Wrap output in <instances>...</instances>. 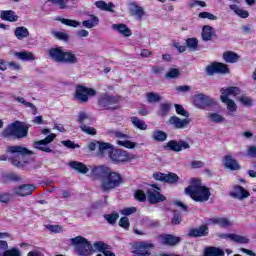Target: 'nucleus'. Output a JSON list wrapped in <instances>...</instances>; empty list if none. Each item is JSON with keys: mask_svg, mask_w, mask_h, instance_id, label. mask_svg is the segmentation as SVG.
I'll return each instance as SVG.
<instances>
[{"mask_svg": "<svg viewBox=\"0 0 256 256\" xmlns=\"http://www.w3.org/2000/svg\"><path fill=\"white\" fill-rule=\"evenodd\" d=\"M6 153L12 155L9 161L18 169H23V167L29 165L30 159L27 157L33 155V151L22 145L7 146Z\"/></svg>", "mask_w": 256, "mask_h": 256, "instance_id": "f257e3e1", "label": "nucleus"}, {"mask_svg": "<svg viewBox=\"0 0 256 256\" xmlns=\"http://www.w3.org/2000/svg\"><path fill=\"white\" fill-rule=\"evenodd\" d=\"M185 193L196 203H205L211 198V188L202 185L197 179L191 180L190 186L185 188Z\"/></svg>", "mask_w": 256, "mask_h": 256, "instance_id": "f03ea898", "label": "nucleus"}, {"mask_svg": "<svg viewBox=\"0 0 256 256\" xmlns=\"http://www.w3.org/2000/svg\"><path fill=\"white\" fill-rule=\"evenodd\" d=\"M48 55L54 63H66L68 65H77L79 58L71 50L65 51L61 47H54L48 50Z\"/></svg>", "mask_w": 256, "mask_h": 256, "instance_id": "7ed1b4c3", "label": "nucleus"}, {"mask_svg": "<svg viewBox=\"0 0 256 256\" xmlns=\"http://www.w3.org/2000/svg\"><path fill=\"white\" fill-rule=\"evenodd\" d=\"M121 185H123V176L110 169L109 173L101 180L100 189L104 193H109V191H113L117 187H121Z\"/></svg>", "mask_w": 256, "mask_h": 256, "instance_id": "20e7f679", "label": "nucleus"}, {"mask_svg": "<svg viewBox=\"0 0 256 256\" xmlns=\"http://www.w3.org/2000/svg\"><path fill=\"white\" fill-rule=\"evenodd\" d=\"M29 133V126L23 122L16 121L4 129L2 137H15V139H25Z\"/></svg>", "mask_w": 256, "mask_h": 256, "instance_id": "39448f33", "label": "nucleus"}, {"mask_svg": "<svg viewBox=\"0 0 256 256\" xmlns=\"http://www.w3.org/2000/svg\"><path fill=\"white\" fill-rule=\"evenodd\" d=\"M70 241L79 256H90L93 252V245L83 236H77Z\"/></svg>", "mask_w": 256, "mask_h": 256, "instance_id": "423d86ee", "label": "nucleus"}, {"mask_svg": "<svg viewBox=\"0 0 256 256\" xmlns=\"http://www.w3.org/2000/svg\"><path fill=\"white\" fill-rule=\"evenodd\" d=\"M107 134L110 137H116L117 139H121L116 141L117 145H119L120 147H125L126 149H135L137 147V143L128 140L130 139L129 135L119 130L110 129L107 131Z\"/></svg>", "mask_w": 256, "mask_h": 256, "instance_id": "0eeeda50", "label": "nucleus"}, {"mask_svg": "<svg viewBox=\"0 0 256 256\" xmlns=\"http://www.w3.org/2000/svg\"><path fill=\"white\" fill-rule=\"evenodd\" d=\"M97 95V91L92 88H88L85 86H77L74 94V99L79 101V103H87L89 101V97H95Z\"/></svg>", "mask_w": 256, "mask_h": 256, "instance_id": "6e6552de", "label": "nucleus"}, {"mask_svg": "<svg viewBox=\"0 0 256 256\" xmlns=\"http://www.w3.org/2000/svg\"><path fill=\"white\" fill-rule=\"evenodd\" d=\"M119 96H111L109 94H102L98 98V106L100 109H111L115 111L117 109V103H119Z\"/></svg>", "mask_w": 256, "mask_h": 256, "instance_id": "1a4fd4ad", "label": "nucleus"}, {"mask_svg": "<svg viewBox=\"0 0 256 256\" xmlns=\"http://www.w3.org/2000/svg\"><path fill=\"white\" fill-rule=\"evenodd\" d=\"M160 191H161V188H159L155 185H151L147 189L146 195H147V199H148L149 203H151L152 205H155L157 203L166 201L167 197H165L163 194H160L159 193Z\"/></svg>", "mask_w": 256, "mask_h": 256, "instance_id": "9d476101", "label": "nucleus"}, {"mask_svg": "<svg viewBox=\"0 0 256 256\" xmlns=\"http://www.w3.org/2000/svg\"><path fill=\"white\" fill-rule=\"evenodd\" d=\"M55 137H57V135L50 134L43 140L35 141L33 143L34 149H38V151H43L44 153H51L53 150L49 147V143H53Z\"/></svg>", "mask_w": 256, "mask_h": 256, "instance_id": "9b49d317", "label": "nucleus"}, {"mask_svg": "<svg viewBox=\"0 0 256 256\" xmlns=\"http://www.w3.org/2000/svg\"><path fill=\"white\" fill-rule=\"evenodd\" d=\"M207 75H215V73H219L220 75H229L230 70L227 64L215 62L206 67Z\"/></svg>", "mask_w": 256, "mask_h": 256, "instance_id": "f8f14e48", "label": "nucleus"}, {"mask_svg": "<svg viewBox=\"0 0 256 256\" xmlns=\"http://www.w3.org/2000/svg\"><path fill=\"white\" fill-rule=\"evenodd\" d=\"M110 159L114 163H127V161H131V159H135V157L131 156L129 152L125 150H113L110 154Z\"/></svg>", "mask_w": 256, "mask_h": 256, "instance_id": "ddd939ff", "label": "nucleus"}, {"mask_svg": "<svg viewBox=\"0 0 256 256\" xmlns=\"http://www.w3.org/2000/svg\"><path fill=\"white\" fill-rule=\"evenodd\" d=\"M193 100L195 107L198 109H205V107H211V105H215V100L204 94L195 95Z\"/></svg>", "mask_w": 256, "mask_h": 256, "instance_id": "4468645a", "label": "nucleus"}, {"mask_svg": "<svg viewBox=\"0 0 256 256\" xmlns=\"http://www.w3.org/2000/svg\"><path fill=\"white\" fill-rule=\"evenodd\" d=\"M35 189H37V187L33 184H23L13 189V195L17 197H27L28 195H32Z\"/></svg>", "mask_w": 256, "mask_h": 256, "instance_id": "2eb2a0df", "label": "nucleus"}, {"mask_svg": "<svg viewBox=\"0 0 256 256\" xmlns=\"http://www.w3.org/2000/svg\"><path fill=\"white\" fill-rule=\"evenodd\" d=\"M90 177L92 179H103L111 170V168L105 165L90 166Z\"/></svg>", "mask_w": 256, "mask_h": 256, "instance_id": "dca6fc26", "label": "nucleus"}, {"mask_svg": "<svg viewBox=\"0 0 256 256\" xmlns=\"http://www.w3.org/2000/svg\"><path fill=\"white\" fill-rule=\"evenodd\" d=\"M189 147H191L189 143L183 140H179V141L172 140L166 144V148L170 149V151H175V153H179V151L189 149Z\"/></svg>", "mask_w": 256, "mask_h": 256, "instance_id": "f3484780", "label": "nucleus"}, {"mask_svg": "<svg viewBox=\"0 0 256 256\" xmlns=\"http://www.w3.org/2000/svg\"><path fill=\"white\" fill-rule=\"evenodd\" d=\"M169 125H172L175 129H185L191 123L189 118L181 119L177 116H172L168 120Z\"/></svg>", "mask_w": 256, "mask_h": 256, "instance_id": "a211bd4d", "label": "nucleus"}, {"mask_svg": "<svg viewBox=\"0 0 256 256\" xmlns=\"http://www.w3.org/2000/svg\"><path fill=\"white\" fill-rule=\"evenodd\" d=\"M222 163L225 169H229L230 171H239V169H241L239 162L230 154L223 158Z\"/></svg>", "mask_w": 256, "mask_h": 256, "instance_id": "6ab92c4d", "label": "nucleus"}, {"mask_svg": "<svg viewBox=\"0 0 256 256\" xmlns=\"http://www.w3.org/2000/svg\"><path fill=\"white\" fill-rule=\"evenodd\" d=\"M251 194L247 191L243 186H234L233 191L230 192V197L234 199H238L239 201H243L244 199H248Z\"/></svg>", "mask_w": 256, "mask_h": 256, "instance_id": "aec40b11", "label": "nucleus"}, {"mask_svg": "<svg viewBox=\"0 0 256 256\" xmlns=\"http://www.w3.org/2000/svg\"><path fill=\"white\" fill-rule=\"evenodd\" d=\"M153 178L156 181H163L164 183H176L179 180V176L175 173L163 174V173H155L153 174Z\"/></svg>", "mask_w": 256, "mask_h": 256, "instance_id": "412c9836", "label": "nucleus"}, {"mask_svg": "<svg viewBox=\"0 0 256 256\" xmlns=\"http://www.w3.org/2000/svg\"><path fill=\"white\" fill-rule=\"evenodd\" d=\"M111 153H113V145L110 143H105V142H100L98 146V157H110L111 158Z\"/></svg>", "mask_w": 256, "mask_h": 256, "instance_id": "4be33fe9", "label": "nucleus"}, {"mask_svg": "<svg viewBox=\"0 0 256 256\" xmlns=\"http://www.w3.org/2000/svg\"><path fill=\"white\" fill-rule=\"evenodd\" d=\"M221 96L220 99H229V97H237V95H241V90L239 87H228L226 89L222 88L221 90Z\"/></svg>", "mask_w": 256, "mask_h": 256, "instance_id": "5701e85b", "label": "nucleus"}, {"mask_svg": "<svg viewBox=\"0 0 256 256\" xmlns=\"http://www.w3.org/2000/svg\"><path fill=\"white\" fill-rule=\"evenodd\" d=\"M206 235H209V227L207 225L192 228L188 232V237H206Z\"/></svg>", "mask_w": 256, "mask_h": 256, "instance_id": "b1692460", "label": "nucleus"}, {"mask_svg": "<svg viewBox=\"0 0 256 256\" xmlns=\"http://www.w3.org/2000/svg\"><path fill=\"white\" fill-rule=\"evenodd\" d=\"M162 239L163 245H168L169 247H175V245H179L181 243V237H177L171 234H166L160 236Z\"/></svg>", "mask_w": 256, "mask_h": 256, "instance_id": "393cba45", "label": "nucleus"}, {"mask_svg": "<svg viewBox=\"0 0 256 256\" xmlns=\"http://www.w3.org/2000/svg\"><path fill=\"white\" fill-rule=\"evenodd\" d=\"M207 223L208 225H219V227H231L233 225L229 219L221 217L210 218Z\"/></svg>", "mask_w": 256, "mask_h": 256, "instance_id": "a878e982", "label": "nucleus"}, {"mask_svg": "<svg viewBox=\"0 0 256 256\" xmlns=\"http://www.w3.org/2000/svg\"><path fill=\"white\" fill-rule=\"evenodd\" d=\"M0 18L3 21H9V23H16V21H19V16L12 10L1 11Z\"/></svg>", "mask_w": 256, "mask_h": 256, "instance_id": "bb28decb", "label": "nucleus"}, {"mask_svg": "<svg viewBox=\"0 0 256 256\" xmlns=\"http://www.w3.org/2000/svg\"><path fill=\"white\" fill-rule=\"evenodd\" d=\"M112 29L114 31H118V33H120V35H123V37H131L132 35L131 29L123 23L113 24Z\"/></svg>", "mask_w": 256, "mask_h": 256, "instance_id": "cd10ccee", "label": "nucleus"}, {"mask_svg": "<svg viewBox=\"0 0 256 256\" xmlns=\"http://www.w3.org/2000/svg\"><path fill=\"white\" fill-rule=\"evenodd\" d=\"M95 7H97V9H100V11H108L109 13H115V10H113L115 4H113L112 2L107 3L103 0H99L95 2Z\"/></svg>", "mask_w": 256, "mask_h": 256, "instance_id": "c85d7f7f", "label": "nucleus"}, {"mask_svg": "<svg viewBox=\"0 0 256 256\" xmlns=\"http://www.w3.org/2000/svg\"><path fill=\"white\" fill-rule=\"evenodd\" d=\"M69 166L71 169H74V171H77V173H81V175L89 173V168L82 162L72 161L70 162Z\"/></svg>", "mask_w": 256, "mask_h": 256, "instance_id": "c756f323", "label": "nucleus"}, {"mask_svg": "<svg viewBox=\"0 0 256 256\" xmlns=\"http://www.w3.org/2000/svg\"><path fill=\"white\" fill-rule=\"evenodd\" d=\"M14 56L20 61H35L37 59L35 54L30 51L14 52Z\"/></svg>", "mask_w": 256, "mask_h": 256, "instance_id": "7c9ffc66", "label": "nucleus"}, {"mask_svg": "<svg viewBox=\"0 0 256 256\" xmlns=\"http://www.w3.org/2000/svg\"><path fill=\"white\" fill-rule=\"evenodd\" d=\"M130 14L133 17H136V19H143L145 15V9H143L141 6H138L137 4H131Z\"/></svg>", "mask_w": 256, "mask_h": 256, "instance_id": "2f4dec72", "label": "nucleus"}, {"mask_svg": "<svg viewBox=\"0 0 256 256\" xmlns=\"http://www.w3.org/2000/svg\"><path fill=\"white\" fill-rule=\"evenodd\" d=\"M14 35L16 39H18L19 41H23V39H27V37H29V29L24 26L16 27V29L14 30Z\"/></svg>", "mask_w": 256, "mask_h": 256, "instance_id": "473e14b6", "label": "nucleus"}, {"mask_svg": "<svg viewBox=\"0 0 256 256\" xmlns=\"http://www.w3.org/2000/svg\"><path fill=\"white\" fill-rule=\"evenodd\" d=\"M203 256H225V251L217 247H207L204 250Z\"/></svg>", "mask_w": 256, "mask_h": 256, "instance_id": "72a5a7b5", "label": "nucleus"}, {"mask_svg": "<svg viewBox=\"0 0 256 256\" xmlns=\"http://www.w3.org/2000/svg\"><path fill=\"white\" fill-rule=\"evenodd\" d=\"M92 118L91 115L85 111H81L78 113L77 116V123H80V125H89L91 123Z\"/></svg>", "mask_w": 256, "mask_h": 256, "instance_id": "f704fd0d", "label": "nucleus"}, {"mask_svg": "<svg viewBox=\"0 0 256 256\" xmlns=\"http://www.w3.org/2000/svg\"><path fill=\"white\" fill-rule=\"evenodd\" d=\"M14 101H16L17 103H21V105H24V107H29V109H31V111L33 112V115H37V106H35V104L27 102V100H25V98L21 96L14 97Z\"/></svg>", "mask_w": 256, "mask_h": 256, "instance_id": "c9c22d12", "label": "nucleus"}, {"mask_svg": "<svg viewBox=\"0 0 256 256\" xmlns=\"http://www.w3.org/2000/svg\"><path fill=\"white\" fill-rule=\"evenodd\" d=\"M130 121L136 129H139L140 131H147V123H145V121L135 116H132Z\"/></svg>", "mask_w": 256, "mask_h": 256, "instance_id": "e433bc0d", "label": "nucleus"}, {"mask_svg": "<svg viewBox=\"0 0 256 256\" xmlns=\"http://www.w3.org/2000/svg\"><path fill=\"white\" fill-rule=\"evenodd\" d=\"M202 39L203 41H211L213 39V35H215V32L213 31V27L206 25L202 29Z\"/></svg>", "mask_w": 256, "mask_h": 256, "instance_id": "4c0bfd02", "label": "nucleus"}, {"mask_svg": "<svg viewBox=\"0 0 256 256\" xmlns=\"http://www.w3.org/2000/svg\"><path fill=\"white\" fill-rule=\"evenodd\" d=\"M82 25L83 27H86V29H93V27L99 25V17L90 15V19L83 21Z\"/></svg>", "mask_w": 256, "mask_h": 256, "instance_id": "58836bf2", "label": "nucleus"}, {"mask_svg": "<svg viewBox=\"0 0 256 256\" xmlns=\"http://www.w3.org/2000/svg\"><path fill=\"white\" fill-rule=\"evenodd\" d=\"M222 103H225L227 110L229 111V115H233L237 111V104L235 101L231 100L230 98L220 99Z\"/></svg>", "mask_w": 256, "mask_h": 256, "instance_id": "ea45409f", "label": "nucleus"}, {"mask_svg": "<svg viewBox=\"0 0 256 256\" xmlns=\"http://www.w3.org/2000/svg\"><path fill=\"white\" fill-rule=\"evenodd\" d=\"M223 59L226 63H237L239 61V55L235 52L228 51L223 54Z\"/></svg>", "mask_w": 256, "mask_h": 256, "instance_id": "a19ab883", "label": "nucleus"}, {"mask_svg": "<svg viewBox=\"0 0 256 256\" xmlns=\"http://www.w3.org/2000/svg\"><path fill=\"white\" fill-rule=\"evenodd\" d=\"M230 9L234 11V13H236V15H238L242 19H247V17H249V12L247 10H243L235 4L230 5Z\"/></svg>", "mask_w": 256, "mask_h": 256, "instance_id": "79ce46f5", "label": "nucleus"}, {"mask_svg": "<svg viewBox=\"0 0 256 256\" xmlns=\"http://www.w3.org/2000/svg\"><path fill=\"white\" fill-rule=\"evenodd\" d=\"M230 241H233V243H239V244H247L249 243V239L245 236H241L239 234H230Z\"/></svg>", "mask_w": 256, "mask_h": 256, "instance_id": "37998d69", "label": "nucleus"}, {"mask_svg": "<svg viewBox=\"0 0 256 256\" xmlns=\"http://www.w3.org/2000/svg\"><path fill=\"white\" fill-rule=\"evenodd\" d=\"M152 139L153 141H158V142L167 141V133L161 130H156L152 134Z\"/></svg>", "mask_w": 256, "mask_h": 256, "instance_id": "c03bdc74", "label": "nucleus"}, {"mask_svg": "<svg viewBox=\"0 0 256 256\" xmlns=\"http://www.w3.org/2000/svg\"><path fill=\"white\" fill-rule=\"evenodd\" d=\"M106 249H109V245L105 244L103 241H97L93 243L92 251L103 253Z\"/></svg>", "mask_w": 256, "mask_h": 256, "instance_id": "a18cd8bd", "label": "nucleus"}, {"mask_svg": "<svg viewBox=\"0 0 256 256\" xmlns=\"http://www.w3.org/2000/svg\"><path fill=\"white\" fill-rule=\"evenodd\" d=\"M207 118L211 123H223V121H225V117L217 113H209Z\"/></svg>", "mask_w": 256, "mask_h": 256, "instance_id": "49530a36", "label": "nucleus"}, {"mask_svg": "<svg viewBox=\"0 0 256 256\" xmlns=\"http://www.w3.org/2000/svg\"><path fill=\"white\" fill-rule=\"evenodd\" d=\"M60 23L63 25H67V27H74L77 28L81 25V22L77 20H71V19H66V18H60L59 19Z\"/></svg>", "mask_w": 256, "mask_h": 256, "instance_id": "de8ad7c7", "label": "nucleus"}, {"mask_svg": "<svg viewBox=\"0 0 256 256\" xmlns=\"http://www.w3.org/2000/svg\"><path fill=\"white\" fill-rule=\"evenodd\" d=\"M146 98L149 103H159V101H161V99H162L161 95H159V93H155V92L147 93Z\"/></svg>", "mask_w": 256, "mask_h": 256, "instance_id": "09e8293b", "label": "nucleus"}, {"mask_svg": "<svg viewBox=\"0 0 256 256\" xmlns=\"http://www.w3.org/2000/svg\"><path fill=\"white\" fill-rule=\"evenodd\" d=\"M52 35L59 41H69V34L67 32L52 31Z\"/></svg>", "mask_w": 256, "mask_h": 256, "instance_id": "8fccbe9b", "label": "nucleus"}, {"mask_svg": "<svg viewBox=\"0 0 256 256\" xmlns=\"http://www.w3.org/2000/svg\"><path fill=\"white\" fill-rule=\"evenodd\" d=\"M53 5L59 7V9H69V0H48Z\"/></svg>", "mask_w": 256, "mask_h": 256, "instance_id": "3c124183", "label": "nucleus"}, {"mask_svg": "<svg viewBox=\"0 0 256 256\" xmlns=\"http://www.w3.org/2000/svg\"><path fill=\"white\" fill-rule=\"evenodd\" d=\"M186 45L190 49V51H197V47L199 46V40H197V38H189L186 41Z\"/></svg>", "mask_w": 256, "mask_h": 256, "instance_id": "603ef678", "label": "nucleus"}, {"mask_svg": "<svg viewBox=\"0 0 256 256\" xmlns=\"http://www.w3.org/2000/svg\"><path fill=\"white\" fill-rule=\"evenodd\" d=\"M46 229L48 231H51V233H63L64 229H63V226L61 225H58V224H48L46 225Z\"/></svg>", "mask_w": 256, "mask_h": 256, "instance_id": "864d4df0", "label": "nucleus"}, {"mask_svg": "<svg viewBox=\"0 0 256 256\" xmlns=\"http://www.w3.org/2000/svg\"><path fill=\"white\" fill-rule=\"evenodd\" d=\"M181 75V72L177 68H171L167 73H166V79H177Z\"/></svg>", "mask_w": 256, "mask_h": 256, "instance_id": "5fc2aeb1", "label": "nucleus"}, {"mask_svg": "<svg viewBox=\"0 0 256 256\" xmlns=\"http://www.w3.org/2000/svg\"><path fill=\"white\" fill-rule=\"evenodd\" d=\"M2 256H21V251L17 248H7L4 250Z\"/></svg>", "mask_w": 256, "mask_h": 256, "instance_id": "6e6d98bb", "label": "nucleus"}, {"mask_svg": "<svg viewBox=\"0 0 256 256\" xmlns=\"http://www.w3.org/2000/svg\"><path fill=\"white\" fill-rule=\"evenodd\" d=\"M238 101L245 105V107H251L253 105V99L248 96H240L238 97Z\"/></svg>", "mask_w": 256, "mask_h": 256, "instance_id": "4d7b16f0", "label": "nucleus"}, {"mask_svg": "<svg viewBox=\"0 0 256 256\" xmlns=\"http://www.w3.org/2000/svg\"><path fill=\"white\" fill-rule=\"evenodd\" d=\"M176 113L178 115H182V117H186V119H189V112L183 108L182 105L175 104Z\"/></svg>", "mask_w": 256, "mask_h": 256, "instance_id": "13d9d810", "label": "nucleus"}, {"mask_svg": "<svg viewBox=\"0 0 256 256\" xmlns=\"http://www.w3.org/2000/svg\"><path fill=\"white\" fill-rule=\"evenodd\" d=\"M104 218L111 225H115L117 219H119V214L118 213L107 214V215H104Z\"/></svg>", "mask_w": 256, "mask_h": 256, "instance_id": "bf43d9fd", "label": "nucleus"}, {"mask_svg": "<svg viewBox=\"0 0 256 256\" xmlns=\"http://www.w3.org/2000/svg\"><path fill=\"white\" fill-rule=\"evenodd\" d=\"M80 129L81 131L87 133L88 135H97V131L95 130V128L87 126L86 124L80 125Z\"/></svg>", "mask_w": 256, "mask_h": 256, "instance_id": "052dcab7", "label": "nucleus"}, {"mask_svg": "<svg viewBox=\"0 0 256 256\" xmlns=\"http://www.w3.org/2000/svg\"><path fill=\"white\" fill-rule=\"evenodd\" d=\"M198 16L200 19H209L210 21L217 20V16L213 15L210 12H200Z\"/></svg>", "mask_w": 256, "mask_h": 256, "instance_id": "680f3d73", "label": "nucleus"}, {"mask_svg": "<svg viewBox=\"0 0 256 256\" xmlns=\"http://www.w3.org/2000/svg\"><path fill=\"white\" fill-rule=\"evenodd\" d=\"M169 109H171L169 104H161L159 115H161V117L167 115L169 113Z\"/></svg>", "mask_w": 256, "mask_h": 256, "instance_id": "e2e57ef3", "label": "nucleus"}, {"mask_svg": "<svg viewBox=\"0 0 256 256\" xmlns=\"http://www.w3.org/2000/svg\"><path fill=\"white\" fill-rule=\"evenodd\" d=\"M135 199H137V201H145V199H147V194H145V192L143 190H138L135 193Z\"/></svg>", "mask_w": 256, "mask_h": 256, "instance_id": "0e129e2a", "label": "nucleus"}, {"mask_svg": "<svg viewBox=\"0 0 256 256\" xmlns=\"http://www.w3.org/2000/svg\"><path fill=\"white\" fill-rule=\"evenodd\" d=\"M151 72L154 75H161V73L165 72V67L164 66H152Z\"/></svg>", "mask_w": 256, "mask_h": 256, "instance_id": "69168bd1", "label": "nucleus"}, {"mask_svg": "<svg viewBox=\"0 0 256 256\" xmlns=\"http://www.w3.org/2000/svg\"><path fill=\"white\" fill-rule=\"evenodd\" d=\"M182 221L181 214L174 212V216L171 220L172 225H179Z\"/></svg>", "mask_w": 256, "mask_h": 256, "instance_id": "338daca9", "label": "nucleus"}, {"mask_svg": "<svg viewBox=\"0 0 256 256\" xmlns=\"http://www.w3.org/2000/svg\"><path fill=\"white\" fill-rule=\"evenodd\" d=\"M120 227H123V229H129V218L122 217L119 221Z\"/></svg>", "mask_w": 256, "mask_h": 256, "instance_id": "774afa93", "label": "nucleus"}]
</instances>
